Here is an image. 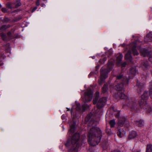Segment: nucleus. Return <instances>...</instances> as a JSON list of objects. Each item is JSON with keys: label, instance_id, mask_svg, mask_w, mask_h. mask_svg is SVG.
<instances>
[{"label": "nucleus", "instance_id": "obj_44", "mask_svg": "<svg viewBox=\"0 0 152 152\" xmlns=\"http://www.w3.org/2000/svg\"><path fill=\"white\" fill-rule=\"evenodd\" d=\"M5 19H8V18H5Z\"/></svg>", "mask_w": 152, "mask_h": 152}, {"label": "nucleus", "instance_id": "obj_18", "mask_svg": "<svg viewBox=\"0 0 152 152\" xmlns=\"http://www.w3.org/2000/svg\"><path fill=\"white\" fill-rule=\"evenodd\" d=\"M99 92L97 91L95 93V97L94 98L93 101V103L94 104L96 103L97 100L99 97Z\"/></svg>", "mask_w": 152, "mask_h": 152}, {"label": "nucleus", "instance_id": "obj_17", "mask_svg": "<svg viewBox=\"0 0 152 152\" xmlns=\"http://www.w3.org/2000/svg\"><path fill=\"white\" fill-rule=\"evenodd\" d=\"M137 136V133L134 131H132L129 133V138L130 139L133 138Z\"/></svg>", "mask_w": 152, "mask_h": 152}, {"label": "nucleus", "instance_id": "obj_5", "mask_svg": "<svg viewBox=\"0 0 152 152\" xmlns=\"http://www.w3.org/2000/svg\"><path fill=\"white\" fill-rule=\"evenodd\" d=\"M93 92L90 88L88 89L85 92L84 96L83 97V101L84 102H88L92 99Z\"/></svg>", "mask_w": 152, "mask_h": 152}, {"label": "nucleus", "instance_id": "obj_26", "mask_svg": "<svg viewBox=\"0 0 152 152\" xmlns=\"http://www.w3.org/2000/svg\"><path fill=\"white\" fill-rule=\"evenodd\" d=\"M136 123L139 126H142L143 125V122L142 120H140L139 121H137Z\"/></svg>", "mask_w": 152, "mask_h": 152}, {"label": "nucleus", "instance_id": "obj_13", "mask_svg": "<svg viewBox=\"0 0 152 152\" xmlns=\"http://www.w3.org/2000/svg\"><path fill=\"white\" fill-rule=\"evenodd\" d=\"M125 134V132L122 129H119L117 132V135L120 137H122Z\"/></svg>", "mask_w": 152, "mask_h": 152}, {"label": "nucleus", "instance_id": "obj_15", "mask_svg": "<svg viewBox=\"0 0 152 152\" xmlns=\"http://www.w3.org/2000/svg\"><path fill=\"white\" fill-rule=\"evenodd\" d=\"M137 92L139 94H140L142 90L143 86L138 82H137Z\"/></svg>", "mask_w": 152, "mask_h": 152}, {"label": "nucleus", "instance_id": "obj_23", "mask_svg": "<svg viewBox=\"0 0 152 152\" xmlns=\"http://www.w3.org/2000/svg\"><path fill=\"white\" fill-rule=\"evenodd\" d=\"M89 106L87 104H84L82 106V111L84 112L86 109L88 108Z\"/></svg>", "mask_w": 152, "mask_h": 152}, {"label": "nucleus", "instance_id": "obj_42", "mask_svg": "<svg viewBox=\"0 0 152 152\" xmlns=\"http://www.w3.org/2000/svg\"><path fill=\"white\" fill-rule=\"evenodd\" d=\"M102 62H103V60H102Z\"/></svg>", "mask_w": 152, "mask_h": 152}, {"label": "nucleus", "instance_id": "obj_11", "mask_svg": "<svg viewBox=\"0 0 152 152\" xmlns=\"http://www.w3.org/2000/svg\"><path fill=\"white\" fill-rule=\"evenodd\" d=\"M125 58L126 60L129 61L130 62H132V58L131 55V51L130 50H129L127 53L126 54L125 56Z\"/></svg>", "mask_w": 152, "mask_h": 152}, {"label": "nucleus", "instance_id": "obj_28", "mask_svg": "<svg viewBox=\"0 0 152 152\" xmlns=\"http://www.w3.org/2000/svg\"><path fill=\"white\" fill-rule=\"evenodd\" d=\"M75 130V125H74L70 126V129L69 130V132H73Z\"/></svg>", "mask_w": 152, "mask_h": 152}, {"label": "nucleus", "instance_id": "obj_43", "mask_svg": "<svg viewBox=\"0 0 152 152\" xmlns=\"http://www.w3.org/2000/svg\"><path fill=\"white\" fill-rule=\"evenodd\" d=\"M15 21H17V20H16Z\"/></svg>", "mask_w": 152, "mask_h": 152}, {"label": "nucleus", "instance_id": "obj_40", "mask_svg": "<svg viewBox=\"0 0 152 152\" xmlns=\"http://www.w3.org/2000/svg\"><path fill=\"white\" fill-rule=\"evenodd\" d=\"M18 10H15L13 12H18Z\"/></svg>", "mask_w": 152, "mask_h": 152}, {"label": "nucleus", "instance_id": "obj_35", "mask_svg": "<svg viewBox=\"0 0 152 152\" xmlns=\"http://www.w3.org/2000/svg\"><path fill=\"white\" fill-rule=\"evenodd\" d=\"M80 104H79V105L77 104V107L76 108V110H80Z\"/></svg>", "mask_w": 152, "mask_h": 152}, {"label": "nucleus", "instance_id": "obj_27", "mask_svg": "<svg viewBox=\"0 0 152 152\" xmlns=\"http://www.w3.org/2000/svg\"><path fill=\"white\" fill-rule=\"evenodd\" d=\"M15 4L16 8H17L21 5L20 0H16V2L15 3Z\"/></svg>", "mask_w": 152, "mask_h": 152}, {"label": "nucleus", "instance_id": "obj_2", "mask_svg": "<svg viewBox=\"0 0 152 152\" xmlns=\"http://www.w3.org/2000/svg\"><path fill=\"white\" fill-rule=\"evenodd\" d=\"M102 136L100 129L96 126L93 127L88 133V142L91 145H96L100 142Z\"/></svg>", "mask_w": 152, "mask_h": 152}, {"label": "nucleus", "instance_id": "obj_39", "mask_svg": "<svg viewBox=\"0 0 152 152\" xmlns=\"http://www.w3.org/2000/svg\"><path fill=\"white\" fill-rule=\"evenodd\" d=\"M149 60L151 61H152V56L151 57L150 56H149L148 58Z\"/></svg>", "mask_w": 152, "mask_h": 152}, {"label": "nucleus", "instance_id": "obj_31", "mask_svg": "<svg viewBox=\"0 0 152 152\" xmlns=\"http://www.w3.org/2000/svg\"><path fill=\"white\" fill-rule=\"evenodd\" d=\"M142 65L144 67L146 68L148 66V62L147 61L145 62H143L142 63Z\"/></svg>", "mask_w": 152, "mask_h": 152}, {"label": "nucleus", "instance_id": "obj_25", "mask_svg": "<svg viewBox=\"0 0 152 152\" xmlns=\"http://www.w3.org/2000/svg\"><path fill=\"white\" fill-rule=\"evenodd\" d=\"M1 37L3 39L5 40H8V39H7L6 34L3 33H1L0 34Z\"/></svg>", "mask_w": 152, "mask_h": 152}, {"label": "nucleus", "instance_id": "obj_22", "mask_svg": "<svg viewBox=\"0 0 152 152\" xmlns=\"http://www.w3.org/2000/svg\"><path fill=\"white\" fill-rule=\"evenodd\" d=\"M10 26L9 25H4L0 26V30L3 31L5 30L6 29L9 28Z\"/></svg>", "mask_w": 152, "mask_h": 152}, {"label": "nucleus", "instance_id": "obj_20", "mask_svg": "<svg viewBox=\"0 0 152 152\" xmlns=\"http://www.w3.org/2000/svg\"><path fill=\"white\" fill-rule=\"evenodd\" d=\"M136 46L134 45L132 49V52L134 55H137L139 54V53L136 49Z\"/></svg>", "mask_w": 152, "mask_h": 152}, {"label": "nucleus", "instance_id": "obj_10", "mask_svg": "<svg viewBox=\"0 0 152 152\" xmlns=\"http://www.w3.org/2000/svg\"><path fill=\"white\" fill-rule=\"evenodd\" d=\"M141 55L143 57L148 56L149 55V51L145 49L142 48L140 50Z\"/></svg>", "mask_w": 152, "mask_h": 152}, {"label": "nucleus", "instance_id": "obj_7", "mask_svg": "<svg viewBox=\"0 0 152 152\" xmlns=\"http://www.w3.org/2000/svg\"><path fill=\"white\" fill-rule=\"evenodd\" d=\"M106 102L107 99L106 97H103L100 98L97 103V108L99 109H100L103 107Z\"/></svg>", "mask_w": 152, "mask_h": 152}, {"label": "nucleus", "instance_id": "obj_32", "mask_svg": "<svg viewBox=\"0 0 152 152\" xmlns=\"http://www.w3.org/2000/svg\"><path fill=\"white\" fill-rule=\"evenodd\" d=\"M107 60V58L106 57L104 58H103L102 59V60L103 62H102V59H100L99 61V63H100L101 64H103L104 63L105 61H106Z\"/></svg>", "mask_w": 152, "mask_h": 152}, {"label": "nucleus", "instance_id": "obj_24", "mask_svg": "<svg viewBox=\"0 0 152 152\" xmlns=\"http://www.w3.org/2000/svg\"><path fill=\"white\" fill-rule=\"evenodd\" d=\"M109 124L111 128L113 127L115 124V120H112L110 121Z\"/></svg>", "mask_w": 152, "mask_h": 152}, {"label": "nucleus", "instance_id": "obj_41", "mask_svg": "<svg viewBox=\"0 0 152 152\" xmlns=\"http://www.w3.org/2000/svg\"><path fill=\"white\" fill-rule=\"evenodd\" d=\"M1 7H2L1 5L0 4V8H1Z\"/></svg>", "mask_w": 152, "mask_h": 152}, {"label": "nucleus", "instance_id": "obj_37", "mask_svg": "<svg viewBox=\"0 0 152 152\" xmlns=\"http://www.w3.org/2000/svg\"><path fill=\"white\" fill-rule=\"evenodd\" d=\"M37 7H34L31 10V12H34L37 9Z\"/></svg>", "mask_w": 152, "mask_h": 152}, {"label": "nucleus", "instance_id": "obj_19", "mask_svg": "<svg viewBox=\"0 0 152 152\" xmlns=\"http://www.w3.org/2000/svg\"><path fill=\"white\" fill-rule=\"evenodd\" d=\"M146 152H152V145L148 144L147 146Z\"/></svg>", "mask_w": 152, "mask_h": 152}, {"label": "nucleus", "instance_id": "obj_14", "mask_svg": "<svg viewBox=\"0 0 152 152\" xmlns=\"http://www.w3.org/2000/svg\"><path fill=\"white\" fill-rule=\"evenodd\" d=\"M126 119L125 118H120L119 119L118 123V126L120 127L122 126L124 124V122L126 121Z\"/></svg>", "mask_w": 152, "mask_h": 152}, {"label": "nucleus", "instance_id": "obj_9", "mask_svg": "<svg viewBox=\"0 0 152 152\" xmlns=\"http://www.w3.org/2000/svg\"><path fill=\"white\" fill-rule=\"evenodd\" d=\"M114 66V64L113 62H109L107 64V67L106 69H103L102 68L101 69H102L103 71L104 72V73H107V75L109 72Z\"/></svg>", "mask_w": 152, "mask_h": 152}, {"label": "nucleus", "instance_id": "obj_38", "mask_svg": "<svg viewBox=\"0 0 152 152\" xmlns=\"http://www.w3.org/2000/svg\"><path fill=\"white\" fill-rule=\"evenodd\" d=\"M126 65V63L125 62H124L122 63L121 64L122 67H125Z\"/></svg>", "mask_w": 152, "mask_h": 152}, {"label": "nucleus", "instance_id": "obj_3", "mask_svg": "<svg viewBox=\"0 0 152 152\" xmlns=\"http://www.w3.org/2000/svg\"><path fill=\"white\" fill-rule=\"evenodd\" d=\"M80 137L79 133H76L72 136L70 140H67L65 145L68 147L69 152H77L78 147L80 145L78 141Z\"/></svg>", "mask_w": 152, "mask_h": 152}, {"label": "nucleus", "instance_id": "obj_33", "mask_svg": "<svg viewBox=\"0 0 152 152\" xmlns=\"http://www.w3.org/2000/svg\"><path fill=\"white\" fill-rule=\"evenodd\" d=\"M1 11L4 12H7V10L5 8H2L1 9Z\"/></svg>", "mask_w": 152, "mask_h": 152}, {"label": "nucleus", "instance_id": "obj_34", "mask_svg": "<svg viewBox=\"0 0 152 152\" xmlns=\"http://www.w3.org/2000/svg\"><path fill=\"white\" fill-rule=\"evenodd\" d=\"M11 32H8L7 33V35L8 36V39H9V40L11 39Z\"/></svg>", "mask_w": 152, "mask_h": 152}, {"label": "nucleus", "instance_id": "obj_1", "mask_svg": "<svg viewBox=\"0 0 152 152\" xmlns=\"http://www.w3.org/2000/svg\"><path fill=\"white\" fill-rule=\"evenodd\" d=\"M128 81L129 79L122 75H119L116 76L115 82H120L121 83L120 84L118 83L115 87V89L118 91L115 96L117 99H125V102L123 105V107H124L125 106H127L130 108L131 111H136L139 110V108L136 104V99L131 98H128L123 93L120 91L124 89V83L128 84Z\"/></svg>", "mask_w": 152, "mask_h": 152}, {"label": "nucleus", "instance_id": "obj_16", "mask_svg": "<svg viewBox=\"0 0 152 152\" xmlns=\"http://www.w3.org/2000/svg\"><path fill=\"white\" fill-rule=\"evenodd\" d=\"M108 89V85L107 84H104L102 88L101 91L103 94H105L107 92Z\"/></svg>", "mask_w": 152, "mask_h": 152}, {"label": "nucleus", "instance_id": "obj_36", "mask_svg": "<svg viewBox=\"0 0 152 152\" xmlns=\"http://www.w3.org/2000/svg\"><path fill=\"white\" fill-rule=\"evenodd\" d=\"M36 4L37 6H39L40 5L39 0H37L36 3Z\"/></svg>", "mask_w": 152, "mask_h": 152}, {"label": "nucleus", "instance_id": "obj_29", "mask_svg": "<svg viewBox=\"0 0 152 152\" xmlns=\"http://www.w3.org/2000/svg\"><path fill=\"white\" fill-rule=\"evenodd\" d=\"M150 86L152 85V83L151 82L150 83ZM150 89L149 90V95L152 98V86L150 87Z\"/></svg>", "mask_w": 152, "mask_h": 152}, {"label": "nucleus", "instance_id": "obj_4", "mask_svg": "<svg viewBox=\"0 0 152 152\" xmlns=\"http://www.w3.org/2000/svg\"><path fill=\"white\" fill-rule=\"evenodd\" d=\"M148 94L147 91H145L143 94L141 96V99L139 101V104L138 105L137 103V101L136 100V104L139 108V110L136 111H133V112H137L140 110V108H143L148 113H150L152 112V108L147 103V100L148 99Z\"/></svg>", "mask_w": 152, "mask_h": 152}, {"label": "nucleus", "instance_id": "obj_6", "mask_svg": "<svg viewBox=\"0 0 152 152\" xmlns=\"http://www.w3.org/2000/svg\"><path fill=\"white\" fill-rule=\"evenodd\" d=\"M107 73H104L103 70L101 69L100 78L98 80L99 84L102 85L104 82V79L107 78Z\"/></svg>", "mask_w": 152, "mask_h": 152}, {"label": "nucleus", "instance_id": "obj_21", "mask_svg": "<svg viewBox=\"0 0 152 152\" xmlns=\"http://www.w3.org/2000/svg\"><path fill=\"white\" fill-rule=\"evenodd\" d=\"M123 57V56L122 54H120L117 57V61L118 64L120 63Z\"/></svg>", "mask_w": 152, "mask_h": 152}, {"label": "nucleus", "instance_id": "obj_12", "mask_svg": "<svg viewBox=\"0 0 152 152\" xmlns=\"http://www.w3.org/2000/svg\"><path fill=\"white\" fill-rule=\"evenodd\" d=\"M145 42L152 41V31L148 34L145 38Z\"/></svg>", "mask_w": 152, "mask_h": 152}, {"label": "nucleus", "instance_id": "obj_30", "mask_svg": "<svg viewBox=\"0 0 152 152\" xmlns=\"http://www.w3.org/2000/svg\"><path fill=\"white\" fill-rule=\"evenodd\" d=\"M6 6L7 8L10 9H12L13 7L12 5V4L10 2L7 3L6 4Z\"/></svg>", "mask_w": 152, "mask_h": 152}, {"label": "nucleus", "instance_id": "obj_8", "mask_svg": "<svg viewBox=\"0 0 152 152\" xmlns=\"http://www.w3.org/2000/svg\"><path fill=\"white\" fill-rule=\"evenodd\" d=\"M137 72V70L136 67L131 68L129 69L128 72L129 77V78H133Z\"/></svg>", "mask_w": 152, "mask_h": 152}]
</instances>
